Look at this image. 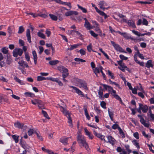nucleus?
I'll return each instance as SVG.
<instances>
[{
  "label": "nucleus",
  "mask_w": 154,
  "mask_h": 154,
  "mask_svg": "<svg viewBox=\"0 0 154 154\" xmlns=\"http://www.w3.org/2000/svg\"><path fill=\"white\" fill-rule=\"evenodd\" d=\"M77 141L79 143L82 144L86 150H88V145L84 136L81 134H78L77 137Z\"/></svg>",
  "instance_id": "obj_1"
},
{
  "label": "nucleus",
  "mask_w": 154,
  "mask_h": 154,
  "mask_svg": "<svg viewBox=\"0 0 154 154\" xmlns=\"http://www.w3.org/2000/svg\"><path fill=\"white\" fill-rule=\"evenodd\" d=\"M23 53L22 49L20 48H16L14 49L13 52V55L14 57H17L18 55L21 56Z\"/></svg>",
  "instance_id": "obj_2"
},
{
  "label": "nucleus",
  "mask_w": 154,
  "mask_h": 154,
  "mask_svg": "<svg viewBox=\"0 0 154 154\" xmlns=\"http://www.w3.org/2000/svg\"><path fill=\"white\" fill-rule=\"evenodd\" d=\"M111 43L117 51H119L121 52L126 53L119 45L116 44V43L113 41H111Z\"/></svg>",
  "instance_id": "obj_3"
},
{
  "label": "nucleus",
  "mask_w": 154,
  "mask_h": 154,
  "mask_svg": "<svg viewBox=\"0 0 154 154\" xmlns=\"http://www.w3.org/2000/svg\"><path fill=\"white\" fill-rule=\"evenodd\" d=\"M32 103L34 105L37 104L39 109H42L43 108L44 103L40 100L35 99L34 100H32Z\"/></svg>",
  "instance_id": "obj_4"
},
{
  "label": "nucleus",
  "mask_w": 154,
  "mask_h": 154,
  "mask_svg": "<svg viewBox=\"0 0 154 154\" xmlns=\"http://www.w3.org/2000/svg\"><path fill=\"white\" fill-rule=\"evenodd\" d=\"M75 80L79 81V84L77 86L80 88H83L86 90H88L87 84L85 82L82 81L79 79H75Z\"/></svg>",
  "instance_id": "obj_5"
},
{
  "label": "nucleus",
  "mask_w": 154,
  "mask_h": 154,
  "mask_svg": "<svg viewBox=\"0 0 154 154\" xmlns=\"http://www.w3.org/2000/svg\"><path fill=\"white\" fill-rule=\"evenodd\" d=\"M69 87L70 88H72L75 90V92L79 95H80L81 97H85L84 95L83 94L82 92L77 88L72 86H69Z\"/></svg>",
  "instance_id": "obj_6"
},
{
  "label": "nucleus",
  "mask_w": 154,
  "mask_h": 154,
  "mask_svg": "<svg viewBox=\"0 0 154 154\" xmlns=\"http://www.w3.org/2000/svg\"><path fill=\"white\" fill-rule=\"evenodd\" d=\"M63 114L67 118L68 120V122L69 124V126L72 127V120L70 117V113H69V111H68L67 112H66V113H65Z\"/></svg>",
  "instance_id": "obj_7"
},
{
  "label": "nucleus",
  "mask_w": 154,
  "mask_h": 154,
  "mask_svg": "<svg viewBox=\"0 0 154 154\" xmlns=\"http://www.w3.org/2000/svg\"><path fill=\"white\" fill-rule=\"evenodd\" d=\"M78 14V13L75 11H69L66 12L65 15L66 16L73 15H77Z\"/></svg>",
  "instance_id": "obj_8"
},
{
  "label": "nucleus",
  "mask_w": 154,
  "mask_h": 154,
  "mask_svg": "<svg viewBox=\"0 0 154 154\" xmlns=\"http://www.w3.org/2000/svg\"><path fill=\"white\" fill-rule=\"evenodd\" d=\"M139 105L140 108L141 109V110L143 112L146 113L147 112L148 109V107L146 105L144 106L141 103H139Z\"/></svg>",
  "instance_id": "obj_9"
},
{
  "label": "nucleus",
  "mask_w": 154,
  "mask_h": 154,
  "mask_svg": "<svg viewBox=\"0 0 154 154\" xmlns=\"http://www.w3.org/2000/svg\"><path fill=\"white\" fill-rule=\"evenodd\" d=\"M84 131L85 135L88 136L89 139L92 140L93 139L94 137V136L91 133L88 131L86 128H84Z\"/></svg>",
  "instance_id": "obj_10"
},
{
  "label": "nucleus",
  "mask_w": 154,
  "mask_h": 154,
  "mask_svg": "<svg viewBox=\"0 0 154 154\" xmlns=\"http://www.w3.org/2000/svg\"><path fill=\"white\" fill-rule=\"evenodd\" d=\"M108 141L106 142L107 143H109L112 145H114L115 140L114 138L111 136H108L107 137Z\"/></svg>",
  "instance_id": "obj_11"
},
{
  "label": "nucleus",
  "mask_w": 154,
  "mask_h": 154,
  "mask_svg": "<svg viewBox=\"0 0 154 154\" xmlns=\"http://www.w3.org/2000/svg\"><path fill=\"white\" fill-rule=\"evenodd\" d=\"M98 5H100V8L102 9L103 11L105 9V8L104 7L107 6L108 5L107 3L103 1L99 2Z\"/></svg>",
  "instance_id": "obj_12"
},
{
  "label": "nucleus",
  "mask_w": 154,
  "mask_h": 154,
  "mask_svg": "<svg viewBox=\"0 0 154 154\" xmlns=\"http://www.w3.org/2000/svg\"><path fill=\"white\" fill-rule=\"evenodd\" d=\"M57 69L60 72H62L63 73L68 72L67 69L62 66H58Z\"/></svg>",
  "instance_id": "obj_13"
},
{
  "label": "nucleus",
  "mask_w": 154,
  "mask_h": 154,
  "mask_svg": "<svg viewBox=\"0 0 154 154\" xmlns=\"http://www.w3.org/2000/svg\"><path fill=\"white\" fill-rule=\"evenodd\" d=\"M69 137L66 138L63 137L60 138V141L64 145H66L68 144L67 140Z\"/></svg>",
  "instance_id": "obj_14"
},
{
  "label": "nucleus",
  "mask_w": 154,
  "mask_h": 154,
  "mask_svg": "<svg viewBox=\"0 0 154 154\" xmlns=\"http://www.w3.org/2000/svg\"><path fill=\"white\" fill-rule=\"evenodd\" d=\"M26 36L28 42L29 43H31V35L30 34V30L29 29H28L26 31Z\"/></svg>",
  "instance_id": "obj_15"
},
{
  "label": "nucleus",
  "mask_w": 154,
  "mask_h": 154,
  "mask_svg": "<svg viewBox=\"0 0 154 154\" xmlns=\"http://www.w3.org/2000/svg\"><path fill=\"white\" fill-rule=\"evenodd\" d=\"M32 54L33 57L34 63L35 65L37 64V56L36 51L34 50L32 51Z\"/></svg>",
  "instance_id": "obj_16"
},
{
  "label": "nucleus",
  "mask_w": 154,
  "mask_h": 154,
  "mask_svg": "<svg viewBox=\"0 0 154 154\" xmlns=\"http://www.w3.org/2000/svg\"><path fill=\"white\" fill-rule=\"evenodd\" d=\"M98 95L100 98L102 99V98H103V89H102V88L101 86L99 87V90L98 91Z\"/></svg>",
  "instance_id": "obj_17"
},
{
  "label": "nucleus",
  "mask_w": 154,
  "mask_h": 154,
  "mask_svg": "<svg viewBox=\"0 0 154 154\" xmlns=\"http://www.w3.org/2000/svg\"><path fill=\"white\" fill-rule=\"evenodd\" d=\"M152 60H148L146 64V67L148 68H149L150 67L152 68L153 65L152 63Z\"/></svg>",
  "instance_id": "obj_18"
},
{
  "label": "nucleus",
  "mask_w": 154,
  "mask_h": 154,
  "mask_svg": "<svg viewBox=\"0 0 154 154\" xmlns=\"http://www.w3.org/2000/svg\"><path fill=\"white\" fill-rule=\"evenodd\" d=\"M7 58L6 60V63L7 64L10 65L12 62V59L10 55H7Z\"/></svg>",
  "instance_id": "obj_19"
},
{
  "label": "nucleus",
  "mask_w": 154,
  "mask_h": 154,
  "mask_svg": "<svg viewBox=\"0 0 154 154\" xmlns=\"http://www.w3.org/2000/svg\"><path fill=\"white\" fill-rule=\"evenodd\" d=\"M140 121L141 123L145 127L148 128L149 127V125L148 123H146V121L143 118H142L140 119Z\"/></svg>",
  "instance_id": "obj_20"
},
{
  "label": "nucleus",
  "mask_w": 154,
  "mask_h": 154,
  "mask_svg": "<svg viewBox=\"0 0 154 154\" xmlns=\"http://www.w3.org/2000/svg\"><path fill=\"white\" fill-rule=\"evenodd\" d=\"M84 26L88 29L90 30L93 28V26H91V24L89 22L85 23Z\"/></svg>",
  "instance_id": "obj_21"
},
{
  "label": "nucleus",
  "mask_w": 154,
  "mask_h": 154,
  "mask_svg": "<svg viewBox=\"0 0 154 154\" xmlns=\"http://www.w3.org/2000/svg\"><path fill=\"white\" fill-rule=\"evenodd\" d=\"M84 110L85 111V114L86 116V118L88 120H89L91 118L90 117L87 110V109L86 107L84 106Z\"/></svg>",
  "instance_id": "obj_22"
},
{
  "label": "nucleus",
  "mask_w": 154,
  "mask_h": 154,
  "mask_svg": "<svg viewBox=\"0 0 154 154\" xmlns=\"http://www.w3.org/2000/svg\"><path fill=\"white\" fill-rule=\"evenodd\" d=\"M8 48L5 47L1 49V51L2 52L3 54H6L7 55H9L8 53Z\"/></svg>",
  "instance_id": "obj_23"
},
{
  "label": "nucleus",
  "mask_w": 154,
  "mask_h": 154,
  "mask_svg": "<svg viewBox=\"0 0 154 154\" xmlns=\"http://www.w3.org/2000/svg\"><path fill=\"white\" fill-rule=\"evenodd\" d=\"M22 124L23 123H21L19 122H17L15 123L14 125L15 127L19 128H21L22 127H22H23V125H22Z\"/></svg>",
  "instance_id": "obj_24"
},
{
  "label": "nucleus",
  "mask_w": 154,
  "mask_h": 154,
  "mask_svg": "<svg viewBox=\"0 0 154 154\" xmlns=\"http://www.w3.org/2000/svg\"><path fill=\"white\" fill-rule=\"evenodd\" d=\"M68 32H69L70 34H72L73 33V32H76V34L80 37H81L82 36V35L81 34V33L79 32L78 31H77L76 29L68 31Z\"/></svg>",
  "instance_id": "obj_25"
},
{
  "label": "nucleus",
  "mask_w": 154,
  "mask_h": 154,
  "mask_svg": "<svg viewBox=\"0 0 154 154\" xmlns=\"http://www.w3.org/2000/svg\"><path fill=\"white\" fill-rule=\"evenodd\" d=\"M132 142L133 144L134 145H135L137 149H140V147L139 144L137 142V140H134L132 141Z\"/></svg>",
  "instance_id": "obj_26"
},
{
  "label": "nucleus",
  "mask_w": 154,
  "mask_h": 154,
  "mask_svg": "<svg viewBox=\"0 0 154 154\" xmlns=\"http://www.w3.org/2000/svg\"><path fill=\"white\" fill-rule=\"evenodd\" d=\"M59 108L63 114H64L65 113H66V112H68V110H67L66 108L60 106H59Z\"/></svg>",
  "instance_id": "obj_27"
},
{
  "label": "nucleus",
  "mask_w": 154,
  "mask_h": 154,
  "mask_svg": "<svg viewBox=\"0 0 154 154\" xmlns=\"http://www.w3.org/2000/svg\"><path fill=\"white\" fill-rule=\"evenodd\" d=\"M97 13L100 15L104 16L105 19H106L108 17H109V16H107L105 13L103 11H100V10H99Z\"/></svg>",
  "instance_id": "obj_28"
},
{
  "label": "nucleus",
  "mask_w": 154,
  "mask_h": 154,
  "mask_svg": "<svg viewBox=\"0 0 154 154\" xmlns=\"http://www.w3.org/2000/svg\"><path fill=\"white\" fill-rule=\"evenodd\" d=\"M128 24L129 26H132L133 28H136L134 23L131 20H129L128 22Z\"/></svg>",
  "instance_id": "obj_29"
},
{
  "label": "nucleus",
  "mask_w": 154,
  "mask_h": 154,
  "mask_svg": "<svg viewBox=\"0 0 154 154\" xmlns=\"http://www.w3.org/2000/svg\"><path fill=\"white\" fill-rule=\"evenodd\" d=\"M59 61L57 60L50 61L49 63L51 65H55L59 63Z\"/></svg>",
  "instance_id": "obj_30"
},
{
  "label": "nucleus",
  "mask_w": 154,
  "mask_h": 154,
  "mask_svg": "<svg viewBox=\"0 0 154 154\" xmlns=\"http://www.w3.org/2000/svg\"><path fill=\"white\" fill-rule=\"evenodd\" d=\"M95 30L97 31L98 32V33H99V35L100 36H102V32L100 30V29L99 26L95 27Z\"/></svg>",
  "instance_id": "obj_31"
},
{
  "label": "nucleus",
  "mask_w": 154,
  "mask_h": 154,
  "mask_svg": "<svg viewBox=\"0 0 154 154\" xmlns=\"http://www.w3.org/2000/svg\"><path fill=\"white\" fill-rule=\"evenodd\" d=\"M108 112L109 113V116L111 120L112 121L113 120V117L114 114L113 113V112H110L109 111V109H108Z\"/></svg>",
  "instance_id": "obj_32"
},
{
  "label": "nucleus",
  "mask_w": 154,
  "mask_h": 154,
  "mask_svg": "<svg viewBox=\"0 0 154 154\" xmlns=\"http://www.w3.org/2000/svg\"><path fill=\"white\" fill-rule=\"evenodd\" d=\"M49 15L50 18L52 20L54 21H56L57 20V17L55 15L51 14H49Z\"/></svg>",
  "instance_id": "obj_33"
},
{
  "label": "nucleus",
  "mask_w": 154,
  "mask_h": 154,
  "mask_svg": "<svg viewBox=\"0 0 154 154\" xmlns=\"http://www.w3.org/2000/svg\"><path fill=\"white\" fill-rule=\"evenodd\" d=\"M118 130L119 131L120 134L122 136V137L123 138H125V134L121 128H119Z\"/></svg>",
  "instance_id": "obj_34"
},
{
  "label": "nucleus",
  "mask_w": 154,
  "mask_h": 154,
  "mask_svg": "<svg viewBox=\"0 0 154 154\" xmlns=\"http://www.w3.org/2000/svg\"><path fill=\"white\" fill-rule=\"evenodd\" d=\"M24 31V29L22 26H21L19 27V30L18 32V34H21L23 33Z\"/></svg>",
  "instance_id": "obj_35"
},
{
  "label": "nucleus",
  "mask_w": 154,
  "mask_h": 154,
  "mask_svg": "<svg viewBox=\"0 0 154 154\" xmlns=\"http://www.w3.org/2000/svg\"><path fill=\"white\" fill-rule=\"evenodd\" d=\"M37 35L38 37H40L42 38L43 39L45 38V35L43 33H42L40 32H38L37 33Z\"/></svg>",
  "instance_id": "obj_36"
},
{
  "label": "nucleus",
  "mask_w": 154,
  "mask_h": 154,
  "mask_svg": "<svg viewBox=\"0 0 154 154\" xmlns=\"http://www.w3.org/2000/svg\"><path fill=\"white\" fill-rule=\"evenodd\" d=\"M35 133L36 135L38 138L40 140L42 141L43 140L42 137L39 133H38L36 131L35 132Z\"/></svg>",
  "instance_id": "obj_37"
},
{
  "label": "nucleus",
  "mask_w": 154,
  "mask_h": 154,
  "mask_svg": "<svg viewBox=\"0 0 154 154\" xmlns=\"http://www.w3.org/2000/svg\"><path fill=\"white\" fill-rule=\"evenodd\" d=\"M71 46L69 48H68V49L69 50H72L75 48H76L79 46L78 45H71Z\"/></svg>",
  "instance_id": "obj_38"
},
{
  "label": "nucleus",
  "mask_w": 154,
  "mask_h": 154,
  "mask_svg": "<svg viewBox=\"0 0 154 154\" xmlns=\"http://www.w3.org/2000/svg\"><path fill=\"white\" fill-rule=\"evenodd\" d=\"M93 131L94 134L98 138H100L103 135L101 134L97 133L94 130H93Z\"/></svg>",
  "instance_id": "obj_39"
},
{
  "label": "nucleus",
  "mask_w": 154,
  "mask_h": 154,
  "mask_svg": "<svg viewBox=\"0 0 154 154\" xmlns=\"http://www.w3.org/2000/svg\"><path fill=\"white\" fill-rule=\"evenodd\" d=\"M46 80V78L42 77L41 76H38L37 77V80L38 81Z\"/></svg>",
  "instance_id": "obj_40"
},
{
  "label": "nucleus",
  "mask_w": 154,
  "mask_h": 154,
  "mask_svg": "<svg viewBox=\"0 0 154 154\" xmlns=\"http://www.w3.org/2000/svg\"><path fill=\"white\" fill-rule=\"evenodd\" d=\"M101 106L104 109H106V103L104 101H101L100 102V104Z\"/></svg>",
  "instance_id": "obj_41"
},
{
  "label": "nucleus",
  "mask_w": 154,
  "mask_h": 154,
  "mask_svg": "<svg viewBox=\"0 0 154 154\" xmlns=\"http://www.w3.org/2000/svg\"><path fill=\"white\" fill-rule=\"evenodd\" d=\"M42 112L44 115V116L47 119H50V118L49 117L48 114H47V112L45 111H44L43 110H42Z\"/></svg>",
  "instance_id": "obj_42"
},
{
  "label": "nucleus",
  "mask_w": 154,
  "mask_h": 154,
  "mask_svg": "<svg viewBox=\"0 0 154 154\" xmlns=\"http://www.w3.org/2000/svg\"><path fill=\"white\" fill-rule=\"evenodd\" d=\"M87 50L89 52H90L92 50V45L91 43H90L89 45L87 47Z\"/></svg>",
  "instance_id": "obj_43"
},
{
  "label": "nucleus",
  "mask_w": 154,
  "mask_h": 154,
  "mask_svg": "<svg viewBox=\"0 0 154 154\" xmlns=\"http://www.w3.org/2000/svg\"><path fill=\"white\" fill-rule=\"evenodd\" d=\"M78 8L79 9H81L82 11V12L84 13H86L87 12V10L84 8H83L82 7L80 6L79 5H77Z\"/></svg>",
  "instance_id": "obj_44"
},
{
  "label": "nucleus",
  "mask_w": 154,
  "mask_h": 154,
  "mask_svg": "<svg viewBox=\"0 0 154 154\" xmlns=\"http://www.w3.org/2000/svg\"><path fill=\"white\" fill-rule=\"evenodd\" d=\"M25 57L27 61H30V57L28 54V52H25Z\"/></svg>",
  "instance_id": "obj_45"
},
{
  "label": "nucleus",
  "mask_w": 154,
  "mask_h": 154,
  "mask_svg": "<svg viewBox=\"0 0 154 154\" xmlns=\"http://www.w3.org/2000/svg\"><path fill=\"white\" fill-rule=\"evenodd\" d=\"M14 80L16 81L17 82L19 83L20 84H23V82H21V80L19 79L17 77L15 76L14 78Z\"/></svg>",
  "instance_id": "obj_46"
},
{
  "label": "nucleus",
  "mask_w": 154,
  "mask_h": 154,
  "mask_svg": "<svg viewBox=\"0 0 154 154\" xmlns=\"http://www.w3.org/2000/svg\"><path fill=\"white\" fill-rule=\"evenodd\" d=\"M12 138L15 141L16 143L18 142L19 140L18 139V137L15 135H13L12 136Z\"/></svg>",
  "instance_id": "obj_47"
},
{
  "label": "nucleus",
  "mask_w": 154,
  "mask_h": 154,
  "mask_svg": "<svg viewBox=\"0 0 154 154\" xmlns=\"http://www.w3.org/2000/svg\"><path fill=\"white\" fill-rule=\"evenodd\" d=\"M107 72L108 75L111 77V79H114L115 77L114 76L113 74L109 70H107Z\"/></svg>",
  "instance_id": "obj_48"
},
{
  "label": "nucleus",
  "mask_w": 154,
  "mask_h": 154,
  "mask_svg": "<svg viewBox=\"0 0 154 154\" xmlns=\"http://www.w3.org/2000/svg\"><path fill=\"white\" fill-rule=\"evenodd\" d=\"M89 32H90L91 35L94 37H96L98 35L97 34H96L92 30H90L89 31Z\"/></svg>",
  "instance_id": "obj_49"
},
{
  "label": "nucleus",
  "mask_w": 154,
  "mask_h": 154,
  "mask_svg": "<svg viewBox=\"0 0 154 154\" xmlns=\"http://www.w3.org/2000/svg\"><path fill=\"white\" fill-rule=\"evenodd\" d=\"M35 132L33 129H30L28 131V135L29 136H32Z\"/></svg>",
  "instance_id": "obj_50"
},
{
  "label": "nucleus",
  "mask_w": 154,
  "mask_h": 154,
  "mask_svg": "<svg viewBox=\"0 0 154 154\" xmlns=\"http://www.w3.org/2000/svg\"><path fill=\"white\" fill-rule=\"evenodd\" d=\"M136 53H137V55H138L139 57L141 59L143 60L144 59V57L143 56V54H140L139 51H138V52H136Z\"/></svg>",
  "instance_id": "obj_51"
},
{
  "label": "nucleus",
  "mask_w": 154,
  "mask_h": 154,
  "mask_svg": "<svg viewBox=\"0 0 154 154\" xmlns=\"http://www.w3.org/2000/svg\"><path fill=\"white\" fill-rule=\"evenodd\" d=\"M119 57L120 58H121L122 59L121 60H122V61H123V60H127L128 59V58L127 57L125 56L124 55L122 54L120 55H119Z\"/></svg>",
  "instance_id": "obj_52"
},
{
  "label": "nucleus",
  "mask_w": 154,
  "mask_h": 154,
  "mask_svg": "<svg viewBox=\"0 0 154 154\" xmlns=\"http://www.w3.org/2000/svg\"><path fill=\"white\" fill-rule=\"evenodd\" d=\"M92 22L94 26H93V27H95L97 26H99V24L96 21L94 20H92Z\"/></svg>",
  "instance_id": "obj_53"
},
{
  "label": "nucleus",
  "mask_w": 154,
  "mask_h": 154,
  "mask_svg": "<svg viewBox=\"0 0 154 154\" xmlns=\"http://www.w3.org/2000/svg\"><path fill=\"white\" fill-rule=\"evenodd\" d=\"M120 128L118 124H113L112 126V128L113 129H118V128Z\"/></svg>",
  "instance_id": "obj_54"
},
{
  "label": "nucleus",
  "mask_w": 154,
  "mask_h": 154,
  "mask_svg": "<svg viewBox=\"0 0 154 154\" xmlns=\"http://www.w3.org/2000/svg\"><path fill=\"white\" fill-rule=\"evenodd\" d=\"M75 60L76 62H85V60L82 59L75 58L74 59Z\"/></svg>",
  "instance_id": "obj_55"
},
{
  "label": "nucleus",
  "mask_w": 154,
  "mask_h": 154,
  "mask_svg": "<svg viewBox=\"0 0 154 154\" xmlns=\"http://www.w3.org/2000/svg\"><path fill=\"white\" fill-rule=\"evenodd\" d=\"M137 3H141V4H151L152 2H143V1H138L137 2Z\"/></svg>",
  "instance_id": "obj_56"
},
{
  "label": "nucleus",
  "mask_w": 154,
  "mask_h": 154,
  "mask_svg": "<svg viewBox=\"0 0 154 154\" xmlns=\"http://www.w3.org/2000/svg\"><path fill=\"white\" fill-rule=\"evenodd\" d=\"M62 4L64 5H66L68 6L70 8H72L71 5V3L70 2H63Z\"/></svg>",
  "instance_id": "obj_57"
},
{
  "label": "nucleus",
  "mask_w": 154,
  "mask_h": 154,
  "mask_svg": "<svg viewBox=\"0 0 154 154\" xmlns=\"http://www.w3.org/2000/svg\"><path fill=\"white\" fill-rule=\"evenodd\" d=\"M125 147L127 150L128 153H130L131 152V150L129 149V146L128 145H125Z\"/></svg>",
  "instance_id": "obj_58"
},
{
  "label": "nucleus",
  "mask_w": 154,
  "mask_h": 154,
  "mask_svg": "<svg viewBox=\"0 0 154 154\" xmlns=\"http://www.w3.org/2000/svg\"><path fill=\"white\" fill-rule=\"evenodd\" d=\"M142 23L143 25L147 26L148 24V23L147 20L145 18H143Z\"/></svg>",
  "instance_id": "obj_59"
},
{
  "label": "nucleus",
  "mask_w": 154,
  "mask_h": 154,
  "mask_svg": "<svg viewBox=\"0 0 154 154\" xmlns=\"http://www.w3.org/2000/svg\"><path fill=\"white\" fill-rule=\"evenodd\" d=\"M109 81L110 82V84H113L114 85H116L117 87H119V85L118 84L116 83L115 82H112L110 79H109Z\"/></svg>",
  "instance_id": "obj_60"
},
{
  "label": "nucleus",
  "mask_w": 154,
  "mask_h": 154,
  "mask_svg": "<svg viewBox=\"0 0 154 154\" xmlns=\"http://www.w3.org/2000/svg\"><path fill=\"white\" fill-rule=\"evenodd\" d=\"M57 18L60 20V21H61L63 19V15L61 14H58L57 15Z\"/></svg>",
  "instance_id": "obj_61"
},
{
  "label": "nucleus",
  "mask_w": 154,
  "mask_h": 154,
  "mask_svg": "<svg viewBox=\"0 0 154 154\" xmlns=\"http://www.w3.org/2000/svg\"><path fill=\"white\" fill-rule=\"evenodd\" d=\"M69 75V73L68 72H66L63 73L62 75L63 78H65L66 77Z\"/></svg>",
  "instance_id": "obj_62"
},
{
  "label": "nucleus",
  "mask_w": 154,
  "mask_h": 154,
  "mask_svg": "<svg viewBox=\"0 0 154 154\" xmlns=\"http://www.w3.org/2000/svg\"><path fill=\"white\" fill-rule=\"evenodd\" d=\"M132 32L133 33L135 34V35L138 36H140V32H139L134 30H132Z\"/></svg>",
  "instance_id": "obj_63"
},
{
  "label": "nucleus",
  "mask_w": 154,
  "mask_h": 154,
  "mask_svg": "<svg viewBox=\"0 0 154 154\" xmlns=\"http://www.w3.org/2000/svg\"><path fill=\"white\" fill-rule=\"evenodd\" d=\"M79 52L82 55H84L86 53L85 51L82 49H81L79 51Z\"/></svg>",
  "instance_id": "obj_64"
}]
</instances>
